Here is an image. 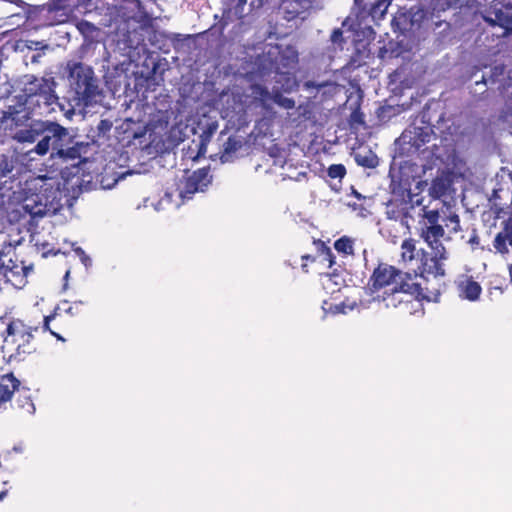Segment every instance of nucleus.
I'll return each mask as SVG.
<instances>
[{
    "label": "nucleus",
    "mask_w": 512,
    "mask_h": 512,
    "mask_svg": "<svg viewBox=\"0 0 512 512\" xmlns=\"http://www.w3.org/2000/svg\"><path fill=\"white\" fill-rule=\"evenodd\" d=\"M448 259L445 247L432 250V254L421 250L420 264L412 274L414 283H421V291L426 301L437 302L445 289L444 277L446 275L444 261Z\"/></svg>",
    "instance_id": "f257e3e1"
},
{
    "label": "nucleus",
    "mask_w": 512,
    "mask_h": 512,
    "mask_svg": "<svg viewBox=\"0 0 512 512\" xmlns=\"http://www.w3.org/2000/svg\"><path fill=\"white\" fill-rule=\"evenodd\" d=\"M32 151L40 156L51 151V157H59L65 161L80 157V149L68 129L53 121H47L44 136Z\"/></svg>",
    "instance_id": "f03ea898"
},
{
    "label": "nucleus",
    "mask_w": 512,
    "mask_h": 512,
    "mask_svg": "<svg viewBox=\"0 0 512 512\" xmlns=\"http://www.w3.org/2000/svg\"><path fill=\"white\" fill-rule=\"evenodd\" d=\"M66 70L78 104L88 107L96 103L101 90L93 68L80 61L70 60L66 64Z\"/></svg>",
    "instance_id": "7ed1b4c3"
},
{
    "label": "nucleus",
    "mask_w": 512,
    "mask_h": 512,
    "mask_svg": "<svg viewBox=\"0 0 512 512\" xmlns=\"http://www.w3.org/2000/svg\"><path fill=\"white\" fill-rule=\"evenodd\" d=\"M38 331V327L26 324L21 319L2 317L0 324V337L5 344H13L16 346L15 354H11L10 358L15 357L22 360L23 356L33 351L31 345L34 339L33 333Z\"/></svg>",
    "instance_id": "20e7f679"
},
{
    "label": "nucleus",
    "mask_w": 512,
    "mask_h": 512,
    "mask_svg": "<svg viewBox=\"0 0 512 512\" xmlns=\"http://www.w3.org/2000/svg\"><path fill=\"white\" fill-rule=\"evenodd\" d=\"M412 280V274L406 272L401 281L377 294L373 299L383 303L387 309L408 310L409 305L412 304V296L419 301L425 300L421 283H414Z\"/></svg>",
    "instance_id": "39448f33"
},
{
    "label": "nucleus",
    "mask_w": 512,
    "mask_h": 512,
    "mask_svg": "<svg viewBox=\"0 0 512 512\" xmlns=\"http://www.w3.org/2000/svg\"><path fill=\"white\" fill-rule=\"evenodd\" d=\"M298 51L291 45H274L259 57V72L262 76L272 71L293 70L298 64Z\"/></svg>",
    "instance_id": "423d86ee"
},
{
    "label": "nucleus",
    "mask_w": 512,
    "mask_h": 512,
    "mask_svg": "<svg viewBox=\"0 0 512 512\" xmlns=\"http://www.w3.org/2000/svg\"><path fill=\"white\" fill-rule=\"evenodd\" d=\"M85 315V303L83 301L69 302L67 300L61 301L54 309L53 313L44 316L43 330L50 331V333L58 339L61 336L50 328V322L54 321L56 327L71 325L75 320L82 318Z\"/></svg>",
    "instance_id": "0eeeda50"
},
{
    "label": "nucleus",
    "mask_w": 512,
    "mask_h": 512,
    "mask_svg": "<svg viewBox=\"0 0 512 512\" xmlns=\"http://www.w3.org/2000/svg\"><path fill=\"white\" fill-rule=\"evenodd\" d=\"M64 0H50L43 5L29 6L26 18L35 22L39 27H48L60 24L64 21Z\"/></svg>",
    "instance_id": "6e6552de"
},
{
    "label": "nucleus",
    "mask_w": 512,
    "mask_h": 512,
    "mask_svg": "<svg viewBox=\"0 0 512 512\" xmlns=\"http://www.w3.org/2000/svg\"><path fill=\"white\" fill-rule=\"evenodd\" d=\"M404 277V273L398 268L387 263H379L368 279L367 290L374 297L377 294L391 288L398 283L396 280Z\"/></svg>",
    "instance_id": "1a4fd4ad"
},
{
    "label": "nucleus",
    "mask_w": 512,
    "mask_h": 512,
    "mask_svg": "<svg viewBox=\"0 0 512 512\" xmlns=\"http://www.w3.org/2000/svg\"><path fill=\"white\" fill-rule=\"evenodd\" d=\"M211 181L209 166L195 170L182 180L179 195L183 199L191 198L196 192H203L211 184Z\"/></svg>",
    "instance_id": "9d476101"
},
{
    "label": "nucleus",
    "mask_w": 512,
    "mask_h": 512,
    "mask_svg": "<svg viewBox=\"0 0 512 512\" xmlns=\"http://www.w3.org/2000/svg\"><path fill=\"white\" fill-rule=\"evenodd\" d=\"M272 96L269 90L261 84H251L243 94L242 103L246 110L260 108L264 113H272Z\"/></svg>",
    "instance_id": "9b49d317"
},
{
    "label": "nucleus",
    "mask_w": 512,
    "mask_h": 512,
    "mask_svg": "<svg viewBox=\"0 0 512 512\" xmlns=\"http://www.w3.org/2000/svg\"><path fill=\"white\" fill-rule=\"evenodd\" d=\"M28 271V267L24 266L22 262L18 263L17 259L9 258L6 262L0 257L2 283H9L16 288L21 287L25 283Z\"/></svg>",
    "instance_id": "f8f14e48"
},
{
    "label": "nucleus",
    "mask_w": 512,
    "mask_h": 512,
    "mask_svg": "<svg viewBox=\"0 0 512 512\" xmlns=\"http://www.w3.org/2000/svg\"><path fill=\"white\" fill-rule=\"evenodd\" d=\"M432 136L433 130L431 127H413L402 133L400 141H402L403 144L410 145L409 151L413 149V152H417L421 147L431 141Z\"/></svg>",
    "instance_id": "ddd939ff"
},
{
    "label": "nucleus",
    "mask_w": 512,
    "mask_h": 512,
    "mask_svg": "<svg viewBox=\"0 0 512 512\" xmlns=\"http://www.w3.org/2000/svg\"><path fill=\"white\" fill-rule=\"evenodd\" d=\"M56 82L54 78L35 77L31 76V79L25 83L23 92L25 95V102L38 95H42L43 92L54 91Z\"/></svg>",
    "instance_id": "4468645a"
},
{
    "label": "nucleus",
    "mask_w": 512,
    "mask_h": 512,
    "mask_svg": "<svg viewBox=\"0 0 512 512\" xmlns=\"http://www.w3.org/2000/svg\"><path fill=\"white\" fill-rule=\"evenodd\" d=\"M47 121L33 120L27 126L17 130L14 139L20 143H34L42 139L45 133Z\"/></svg>",
    "instance_id": "2eb2a0df"
},
{
    "label": "nucleus",
    "mask_w": 512,
    "mask_h": 512,
    "mask_svg": "<svg viewBox=\"0 0 512 512\" xmlns=\"http://www.w3.org/2000/svg\"><path fill=\"white\" fill-rule=\"evenodd\" d=\"M58 96L56 95L55 90L50 92H43L42 95L35 96L30 98V100L26 101V105L32 111H37L38 114H46L50 113L53 108L52 105L57 104Z\"/></svg>",
    "instance_id": "dca6fc26"
},
{
    "label": "nucleus",
    "mask_w": 512,
    "mask_h": 512,
    "mask_svg": "<svg viewBox=\"0 0 512 512\" xmlns=\"http://www.w3.org/2000/svg\"><path fill=\"white\" fill-rule=\"evenodd\" d=\"M311 7L309 0H282L280 9L284 19L292 21L305 13Z\"/></svg>",
    "instance_id": "f3484780"
},
{
    "label": "nucleus",
    "mask_w": 512,
    "mask_h": 512,
    "mask_svg": "<svg viewBox=\"0 0 512 512\" xmlns=\"http://www.w3.org/2000/svg\"><path fill=\"white\" fill-rule=\"evenodd\" d=\"M275 74L273 92H292L298 88V82L293 72L288 70L272 71Z\"/></svg>",
    "instance_id": "a211bd4d"
},
{
    "label": "nucleus",
    "mask_w": 512,
    "mask_h": 512,
    "mask_svg": "<svg viewBox=\"0 0 512 512\" xmlns=\"http://www.w3.org/2000/svg\"><path fill=\"white\" fill-rule=\"evenodd\" d=\"M20 387V381L13 373L0 376V405L12 399L14 393H17Z\"/></svg>",
    "instance_id": "6ab92c4d"
},
{
    "label": "nucleus",
    "mask_w": 512,
    "mask_h": 512,
    "mask_svg": "<svg viewBox=\"0 0 512 512\" xmlns=\"http://www.w3.org/2000/svg\"><path fill=\"white\" fill-rule=\"evenodd\" d=\"M420 236L431 250H440L441 247H445L441 242V238L444 236V229L441 225L423 227Z\"/></svg>",
    "instance_id": "aec40b11"
},
{
    "label": "nucleus",
    "mask_w": 512,
    "mask_h": 512,
    "mask_svg": "<svg viewBox=\"0 0 512 512\" xmlns=\"http://www.w3.org/2000/svg\"><path fill=\"white\" fill-rule=\"evenodd\" d=\"M460 296L469 301H476L479 299L482 292L481 285L474 281L472 278H468L459 284Z\"/></svg>",
    "instance_id": "412c9836"
},
{
    "label": "nucleus",
    "mask_w": 512,
    "mask_h": 512,
    "mask_svg": "<svg viewBox=\"0 0 512 512\" xmlns=\"http://www.w3.org/2000/svg\"><path fill=\"white\" fill-rule=\"evenodd\" d=\"M243 141L241 137L236 135H230L227 140L223 143L221 150V160L223 162L231 160L235 154L242 148Z\"/></svg>",
    "instance_id": "4be33fe9"
},
{
    "label": "nucleus",
    "mask_w": 512,
    "mask_h": 512,
    "mask_svg": "<svg viewBox=\"0 0 512 512\" xmlns=\"http://www.w3.org/2000/svg\"><path fill=\"white\" fill-rule=\"evenodd\" d=\"M486 22L491 25H498L503 28V36H506L512 33V13H506L503 10L499 9L495 12V18H485Z\"/></svg>",
    "instance_id": "5701e85b"
},
{
    "label": "nucleus",
    "mask_w": 512,
    "mask_h": 512,
    "mask_svg": "<svg viewBox=\"0 0 512 512\" xmlns=\"http://www.w3.org/2000/svg\"><path fill=\"white\" fill-rule=\"evenodd\" d=\"M14 408L29 415L35 412V406L31 399V396L28 393V390H18V392L16 393Z\"/></svg>",
    "instance_id": "b1692460"
},
{
    "label": "nucleus",
    "mask_w": 512,
    "mask_h": 512,
    "mask_svg": "<svg viewBox=\"0 0 512 512\" xmlns=\"http://www.w3.org/2000/svg\"><path fill=\"white\" fill-rule=\"evenodd\" d=\"M356 163L365 168H375L379 164V159L371 150L357 152L354 156Z\"/></svg>",
    "instance_id": "393cba45"
},
{
    "label": "nucleus",
    "mask_w": 512,
    "mask_h": 512,
    "mask_svg": "<svg viewBox=\"0 0 512 512\" xmlns=\"http://www.w3.org/2000/svg\"><path fill=\"white\" fill-rule=\"evenodd\" d=\"M421 256V251H416L415 241L412 238L405 239L401 244V258L404 262H410L415 257Z\"/></svg>",
    "instance_id": "a878e982"
},
{
    "label": "nucleus",
    "mask_w": 512,
    "mask_h": 512,
    "mask_svg": "<svg viewBox=\"0 0 512 512\" xmlns=\"http://www.w3.org/2000/svg\"><path fill=\"white\" fill-rule=\"evenodd\" d=\"M334 248L338 253L344 255H353L354 254V243L352 239L347 236H342L337 239L334 243Z\"/></svg>",
    "instance_id": "bb28decb"
},
{
    "label": "nucleus",
    "mask_w": 512,
    "mask_h": 512,
    "mask_svg": "<svg viewBox=\"0 0 512 512\" xmlns=\"http://www.w3.org/2000/svg\"><path fill=\"white\" fill-rule=\"evenodd\" d=\"M318 253L323 257V261L328 262L329 267L335 264V256L330 247H328L322 240H314Z\"/></svg>",
    "instance_id": "cd10ccee"
},
{
    "label": "nucleus",
    "mask_w": 512,
    "mask_h": 512,
    "mask_svg": "<svg viewBox=\"0 0 512 512\" xmlns=\"http://www.w3.org/2000/svg\"><path fill=\"white\" fill-rule=\"evenodd\" d=\"M400 206H403L402 202L398 201H389L387 203L386 215L388 219L398 220L403 215V208L400 209Z\"/></svg>",
    "instance_id": "c85d7f7f"
},
{
    "label": "nucleus",
    "mask_w": 512,
    "mask_h": 512,
    "mask_svg": "<svg viewBox=\"0 0 512 512\" xmlns=\"http://www.w3.org/2000/svg\"><path fill=\"white\" fill-rule=\"evenodd\" d=\"M201 141L197 144H195V149H197V152L195 155H193L194 149L189 146V149L186 153L187 157L191 158L192 160H197L199 157L203 156L206 152V140L207 138H203V135H201Z\"/></svg>",
    "instance_id": "c756f323"
},
{
    "label": "nucleus",
    "mask_w": 512,
    "mask_h": 512,
    "mask_svg": "<svg viewBox=\"0 0 512 512\" xmlns=\"http://www.w3.org/2000/svg\"><path fill=\"white\" fill-rule=\"evenodd\" d=\"M507 241H508V236L507 234L505 233H502V232H499L496 236H495V239H494V242H493V246L494 248L502 253V254H506L508 253V247H507Z\"/></svg>",
    "instance_id": "7c9ffc66"
},
{
    "label": "nucleus",
    "mask_w": 512,
    "mask_h": 512,
    "mask_svg": "<svg viewBox=\"0 0 512 512\" xmlns=\"http://www.w3.org/2000/svg\"><path fill=\"white\" fill-rule=\"evenodd\" d=\"M14 166L9 156L0 154V179L12 172Z\"/></svg>",
    "instance_id": "2f4dec72"
},
{
    "label": "nucleus",
    "mask_w": 512,
    "mask_h": 512,
    "mask_svg": "<svg viewBox=\"0 0 512 512\" xmlns=\"http://www.w3.org/2000/svg\"><path fill=\"white\" fill-rule=\"evenodd\" d=\"M347 171L343 164H332L327 169V174L331 179H342L345 177Z\"/></svg>",
    "instance_id": "473e14b6"
},
{
    "label": "nucleus",
    "mask_w": 512,
    "mask_h": 512,
    "mask_svg": "<svg viewBox=\"0 0 512 512\" xmlns=\"http://www.w3.org/2000/svg\"><path fill=\"white\" fill-rule=\"evenodd\" d=\"M273 100L285 109H293L295 101L292 98L283 97L281 92H274Z\"/></svg>",
    "instance_id": "72a5a7b5"
},
{
    "label": "nucleus",
    "mask_w": 512,
    "mask_h": 512,
    "mask_svg": "<svg viewBox=\"0 0 512 512\" xmlns=\"http://www.w3.org/2000/svg\"><path fill=\"white\" fill-rule=\"evenodd\" d=\"M365 202L358 201V202H350L348 205L351 207L354 211H357L359 215L365 217L369 211L364 205Z\"/></svg>",
    "instance_id": "f704fd0d"
},
{
    "label": "nucleus",
    "mask_w": 512,
    "mask_h": 512,
    "mask_svg": "<svg viewBox=\"0 0 512 512\" xmlns=\"http://www.w3.org/2000/svg\"><path fill=\"white\" fill-rule=\"evenodd\" d=\"M425 218L427 219V222L429 223L428 226L439 225L438 224V219H439L438 211H436V210L426 211Z\"/></svg>",
    "instance_id": "c9c22d12"
},
{
    "label": "nucleus",
    "mask_w": 512,
    "mask_h": 512,
    "mask_svg": "<svg viewBox=\"0 0 512 512\" xmlns=\"http://www.w3.org/2000/svg\"><path fill=\"white\" fill-rule=\"evenodd\" d=\"M448 220L450 221V223L453 225L452 226V231L453 232H458L461 230V226H460V218L457 214H452L448 217Z\"/></svg>",
    "instance_id": "e433bc0d"
},
{
    "label": "nucleus",
    "mask_w": 512,
    "mask_h": 512,
    "mask_svg": "<svg viewBox=\"0 0 512 512\" xmlns=\"http://www.w3.org/2000/svg\"><path fill=\"white\" fill-rule=\"evenodd\" d=\"M301 259L303 261L301 267H302V270L305 272V273H308V269H307V262H315L316 261V257L315 256H312L310 254H305V255H302L301 256Z\"/></svg>",
    "instance_id": "4c0bfd02"
},
{
    "label": "nucleus",
    "mask_w": 512,
    "mask_h": 512,
    "mask_svg": "<svg viewBox=\"0 0 512 512\" xmlns=\"http://www.w3.org/2000/svg\"><path fill=\"white\" fill-rule=\"evenodd\" d=\"M351 121L358 124H364L363 114L359 110H355L351 114Z\"/></svg>",
    "instance_id": "58836bf2"
},
{
    "label": "nucleus",
    "mask_w": 512,
    "mask_h": 512,
    "mask_svg": "<svg viewBox=\"0 0 512 512\" xmlns=\"http://www.w3.org/2000/svg\"><path fill=\"white\" fill-rule=\"evenodd\" d=\"M505 231L508 236V242L512 246V222L506 225Z\"/></svg>",
    "instance_id": "ea45409f"
},
{
    "label": "nucleus",
    "mask_w": 512,
    "mask_h": 512,
    "mask_svg": "<svg viewBox=\"0 0 512 512\" xmlns=\"http://www.w3.org/2000/svg\"><path fill=\"white\" fill-rule=\"evenodd\" d=\"M469 243H470V244H472V245H473V244L478 245V244H479V237H478L476 234H474V235L470 238Z\"/></svg>",
    "instance_id": "a19ab883"
},
{
    "label": "nucleus",
    "mask_w": 512,
    "mask_h": 512,
    "mask_svg": "<svg viewBox=\"0 0 512 512\" xmlns=\"http://www.w3.org/2000/svg\"><path fill=\"white\" fill-rule=\"evenodd\" d=\"M354 195L355 197L357 198L358 201H363V202H366V197L362 196L360 193H358L357 191H354Z\"/></svg>",
    "instance_id": "79ce46f5"
},
{
    "label": "nucleus",
    "mask_w": 512,
    "mask_h": 512,
    "mask_svg": "<svg viewBox=\"0 0 512 512\" xmlns=\"http://www.w3.org/2000/svg\"><path fill=\"white\" fill-rule=\"evenodd\" d=\"M334 277H338V275H337V274H334V273H327V274L325 275V278H327V280H328V281H332V279H333Z\"/></svg>",
    "instance_id": "37998d69"
},
{
    "label": "nucleus",
    "mask_w": 512,
    "mask_h": 512,
    "mask_svg": "<svg viewBox=\"0 0 512 512\" xmlns=\"http://www.w3.org/2000/svg\"><path fill=\"white\" fill-rule=\"evenodd\" d=\"M215 129H216V126H213V127L210 126L208 132H204V134H207V138H208L209 135L212 134Z\"/></svg>",
    "instance_id": "c03bdc74"
},
{
    "label": "nucleus",
    "mask_w": 512,
    "mask_h": 512,
    "mask_svg": "<svg viewBox=\"0 0 512 512\" xmlns=\"http://www.w3.org/2000/svg\"><path fill=\"white\" fill-rule=\"evenodd\" d=\"M7 492H8V490H7V489L2 490V491L0 492V501L4 499V497L7 495Z\"/></svg>",
    "instance_id": "a18cd8bd"
},
{
    "label": "nucleus",
    "mask_w": 512,
    "mask_h": 512,
    "mask_svg": "<svg viewBox=\"0 0 512 512\" xmlns=\"http://www.w3.org/2000/svg\"><path fill=\"white\" fill-rule=\"evenodd\" d=\"M382 5V2L381 1H378L374 6H373V11H376L377 8H379L380 6Z\"/></svg>",
    "instance_id": "49530a36"
},
{
    "label": "nucleus",
    "mask_w": 512,
    "mask_h": 512,
    "mask_svg": "<svg viewBox=\"0 0 512 512\" xmlns=\"http://www.w3.org/2000/svg\"><path fill=\"white\" fill-rule=\"evenodd\" d=\"M508 268H509L510 281L512 283V264H510Z\"/></svg>",
    "instance_id": "de8ad7c7"
},
{
    "label": "nucleus",
    "mask_w": 512,
    "mask_h": 512,
    "mask_svg": "<svg viewBox=\"0 0 512 512\" xmlns=\"http://www.w3.org/2000/svg\"><path fill=\"white\" fill-rule=\"evenodd\" d=\"M238 2L240 5H244V4H246L247 0H238Z\"/></svg>",
    "instance_id": "09e8293b"
},
{
    "label": "nucleus",
    "mask_w": 512,
    "mask_h": 512,
    "mask_svg": "<svg viewBox=\"0 0 512 512\" xmlns=\"http://www.w3.org/2000/svg\"><path fill=\"white\" fill-rule=\"evenodd\" d=\"M356 4H359L361 0H354Z\"/></svg>",
    "instance_id": "8fccbe9b"
}]
</instances>
